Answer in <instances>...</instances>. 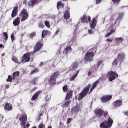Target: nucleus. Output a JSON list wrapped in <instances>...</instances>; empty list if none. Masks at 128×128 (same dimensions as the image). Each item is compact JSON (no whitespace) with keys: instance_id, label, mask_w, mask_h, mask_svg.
Segmentation results:
<instances>
[{"instance_id":"1","label":"nucleus","mask_w":128,"mask_h":128,"mask_svg":"<svg viewBox=\"0 0 128 128\" xmlns=\"http://www.w3.org/2000/svg\"><path fill=\"white\" fill-rule=\"evenodd\" d=\"M42 46V44L40 42H38L35 46L34 52H30L24 55L22 59V62H28L30 60V56H34V52H40Z\"/></svg>"},{"instance_id":"2","label":"nucleus","mask_w":128,"mask_h":128,"mask_svg":"<svg viewBox=\"0 0 128 128\" xmlns=\"http://www.w3.org/2000/svg\"><path fill=\"white\" fill-rule=\"evenodd\" d=\"M18 118H19V120L20 121V124L22 128H30V124H26V120H28V118L26 117V114H23L20 115V114H18Z\"/></svg>"},{"instance_id":"3","label":"nucleus","mask_w":128,"mask_h":128,"mask_svg":"<svg viewBox=\"0 0 128 128\" xmlns=\"http://www.w3.org/2000/svg\"><path fill=\"white\" fill-rule=\"evenodd\" d=\"M112 124H114V121L112 119L110 118V117L108 116V120L107 122H102L100 125V128H110L112 126Z\"/></svg>"},{"instance_id":"4","label":"nucleus","mask_w":128,"mask_h":128,"mask_svg":"<svg viewBox=\"0 0 128 128\" xmlns=\"http://www.w3.org/2000/svg\"><path fill=\"white\" fill-rule=\"evenodd\" d=\"M94 54L92 52L88 51L85 54L84 60V62H92L94 60Z\"/></svg>"},{"instance_id":"5","label":"nucleus","mask_w":128,"mask_h":128,"mask_svg":"<svg viewBox=\"0 0 128 128\" xmlns=\"http://www.w3.org/2000/svg\"><path fill=\"white\" fill-rule=\"evenodd\" d=\"M94 113L97 116H98L100 118H104L108 116V112L104 111L102 109H96L94 110Z\"/></svg>"},{"instance_id":"6","label":"nucleus","mask_w":128,"mask_h":128,"mask_svg":"<svg viewBox=\"0 0 128 128\" xmlns=\"http://www.w3.org/2000/svg\"><path fill=\"white\" fill-rule=\"evenodd\" d=\"M90 85L88 84L83 89L82 92L80 93L78 97V100H82V98H84L88 94V90H90Z\"/></svg>"},{"instance_id":"7","label":"nucleus","mask_w":128,"mask_h":128,"mask_svg":"<svg viewBox=\"0 0 128 128\" xmlns=\"http://www.w3.org/2000/svg\"><path fill=\"white\" fill-rule=\"evenodd\" d=\"M106 76L109 80V82H112L118 76V74L114 71H110L106 74Z\"/></svg>"},{"instance_id":"8","label":"nucleus","mask_w":128,"mask_h":128,"mask_svg":"<svg viewBox=\"0 0 128 128\" xmlns=\"http://www.w3.org/2000/svg\"><path fill=\"white\" fill-rule=\"evenodd\" d=\"M82 106L81 105H77L72 108V114H74L75 116L74 118H76L78 114V112H80L82 110Z\"/></svg>"},{"instance_id":"9","label":"nucleus","mask_w":128,"mask_h":128,"mask_svg":"<svg viewBox=\"0 0 128 128\" xmlns=\"http://www.w3.org/2000/svg\"><path fill=\"white\" fill-rule=\"evenodd\" d=\"M20 17L21 18V22H24L28 18V14L26 10L23 9L20 14Z\"/></svg>"},{"instance_id":"10","label":"nucleus","mask_w":128,"mask_h":128,"mask_svg":"<svg viewBox=\"0 0 128 128\" xmlns=\"http://www.w3.org/2000/svg\"><path fill=\"white\" fill-rule=\"evenodd\" d=\"M58 74H60L58 72H56L52 74L50 79V84H56V78L58 76Z\"/></svg>"},{"instance_id":"11","label":"nucleus","mask_w":128,"mask_h":128,"mask_svg":"<svg viewBox=\"0 0 128 128\" xmlns=\"http://www.w3.org/2000/svg\"><path fill=\"white\" fill-rule=\"evenodd\" d=\"M96 18H94L92 20V22L90 23V28H91V30H88V34H94V31H92V30H94V28H96Z\"/></svg>"},{"instance_id":"12","label":"nucleus","mask_w":128,"mask_h":128,"mask_svg":"<svg viewBox=\"0 0 128 128\" xmlns=\"http://www.w3.org/2000/svg\"><path fill=\"white\" fill-rule=\"evenodd\" d=\"M81 22H83V24H88L90 22V16H86V15H84L81 18Z\"/></svg>"},{"instance_id":"13","label":"nucleus","mask_w":128,"mask_h":128,"mask_svg":"<svg viewBox=\"0 0 128 128\" xmlns=\"http://www.w3.org/2000/svg\"><path fill=\"white\" fill-rule=\"evenodd\" d=\"M112 96L110 95H105L101 97V102H107L108 100H112Z\"/></svg>"},{"instance_id":"14","label":"nucleus","mask_w":128,"mask_h":128,"mask_svg":"<svg viewBox=\"0 0 128 128\" xmlns=\"http://www.w3.org/2000/svg\"><path fill=\"white\" fill-rule=\"evenodd\" d=\"M117 60H118L120 62H122V60H124V52L119 53L117 57Z\"/></svg>"},{"instance_id":"15","label":"nucleus","mask_w":128,"mask_h":128,"mask_svg":"<svg viewBox=\"0 0 128 128\" xmlns=\"http://www.w3.org/2000/svg\"><path fill=\"white\" fill-rule=\"evenodd\" d=\"M118 17L117 18L116 20H115L114 24H116L117 22H120V20H122L124 18V14L122 12L118 13Z\"/></svg>"},{"instance_id":"16","label":"nucleus","mask_w":128,"mask_h":128,"mask_svg":"<svg viewBox=\"0 0 128 128\" xmlns=\"http://www.w3.org/2000/svg\"><path fill=\"white\" fill-rule=\"evenodd\" d=\"M78 68V64L76 62L73 64L72 66L70 67V70H72V72H74V70H76V68Z\"/></svg>"},{"instance_id":"17","label":"nucleus","mask_w":128,"mask_h":128,"mask_svg":"<svg viewBox=\"0 0 128 128\" xmlns=\"http://www.w3.org/2000/svg\"><path fill=\"white\" fill-rule=\"evenodd\" d=\"M36 2H38V0H31L28 2V6L30 8H32L36 4Z\"/></svg>"},{"instance_id":"18","label":"nucleus","mask_w":128,"mask_h":128,"mask_svg":"<svg viewBox=\"0 0 128 128\" xmlns=\"http://www.w3.org/2000/svg\"><path fill=\"white\" fill-rule=\"evenodd\" d=\"M46 64L48 67V70H50L54 66V64L52 61H48L47 62H46Z\"/></svg>"},{"instance_id":"19","label":"nucleus","mask_w":128,"mask_h":128,"mask_svg":"<svg viewBox=\"0 0 128 128\" xmlns=\"http://www.w3.org/2000/svg\"><path fill=\"white\" fill-rule=\"evenodd\" d=\"M20 24V18L18 17L16 18L13 22V24L14 26H18Z\"/></svg>"},{"instance_id":"20","label":"nucleus","mask_w":128,"mask_h":128,"mask_svg":"<svg viewBox=\"0 0 128 128\" xmlns=\"http://www.w3.org/2000/svg\"><path fill=\"white\" fill-rule=\"evenodd\" d=\"M72 98V90H70L67 93L66 100H68Z\"/></svg>"},{"instance_id":"21","label":"nucleus","mask_w":128,"mask_h":128,"mask_svg":"<svg viewBox=\"0 0 128 128\" xmlns=\"http://www.w3.org/2000/svg\"><path fill=\"white\" fill-rule=\"evenodd\" d=\"M70 18V11H66L64 14V18L66 20H68Z\"/></svg>"},{"instance_id":"22","label":"nucleus","mask_w":128,"mask_h":128,"mask_svg":"<svg viewBox=\"0 0 128 128\" xmlns=\"http://www.w3.org/2000/svg\"><path fill=\"white\" fill-rule=\"evenodd\" d=\"M122 104V102L121 100H117L115 102L114 104V106L115 108H118V106H120Z\"/></svg>"},{"instance_id":"23","label":"nucleus","mask_w":128,"mask_h":128,"mask_svg":"<svg viewBox=\"0 0 128 128\" xmlns=\"http://www.w3.org/2000/svg\"><path fill=\"white\" fill-rule=\"evenodd\" d=\"M16 14H18V7H15L13 9L11 16L12 18H14V16H16Z\"/></svg>"},{"instance_id":"24","label":"nucleus","mask_w":128,"mask_h":128,"mask_svg":"<svg viewBox=\"0 0 128 128\" xmlns=\"http://www.w3.org/2000/svg\"><path fill=\"white\" fill-rule=\"evenodd\" d=\"M40 91H38L36 92L32 96V100H36L38 98V96L40 95Z\"/></svg>"},{"instance_id":"25","label":"nucleus","mask_w":128,"mask_h":128,"mask_svg":"<svg viewBox=\"0 0 128 128\" xmlns=\"http://www.w3.org/2000/svg\"><path fill=\"white\" fill-rule=\"evenodd\" d=\"M4 108L5 110H6L8 112H9V110H12V105L7 103L4 106Z\"/></svg>"},{"instance_id":"26","label":"nucleus","mask_w":128,"mask_h":128,"mask_svg":"<svg viewBox=\"0 0 128 128\" xmlns=\"http://www.w3.org/2000/svg\"><path fill=\"white\" fill-rule=\"evenodd\" d=\"M64 6V4L62 2H60L57 4V8L58 10H60V8H62Z\"/></svg>"},{"instance_id":"27","label":"nucleus","mask_w":128,"mask_h":128,"mask_svg":"<svg viewBox=\"0 0 128 128\" xmlns=\"http://www.w3.org/2000/svg\"><path fill=\"white\" fill-rule=\"evenodd\" d=\"M70 50H72V48L70 46H66V49L63 52V54H68V52H70Z\"/></svg>"},{"instance_id":"28","label":"nucleus","mask_w":128,"mask_h":128,"mask_svg":"<svg viewBox=\"0 0 128 128\" xmlns=\"http://www.w3.org/2000/svg\"><path fill=\"white\" fill-rule=\"evenodd\" d=\"M114 40L116 42L121 44V42H124V38H122V37L116 38H115Z\"/></svg>"},{"instance_id":"29","label":"nucleus","mask_w":128,"mask_h":128,"mask_svg":"<svg viewBox=\"0 0 128 128\" xmlns=\"http://www.w3.org/2000/svg\"><path fill=\"white\" fill-rule=\"evenodd\" d=\"M78 72H80V70H78L76 74H74L70 78V82H72V80H76V78L78 76Z\"/></svg>"},{"instance_id":"30","label":"nucleus","mask_w":128,"mask_h":128,"mask_svg":"<svg viewBox=\"0 0 128 128\" xmlns=\"http://www.w3.org/2000/svg\"><path fill=\"white\" fill-rule=\"evenodd\" d=\"M98 82H100V80H97L96 82H95L93 84L92 86V88L90 90V92H92V90L96 88V86L98 85Z\"/></svg>"},{"instance_id":"31","label":"nucleus","mask_w":128,"mask_h":128,"mask_svg":"<svg viewBox=\"0 0 128 128\" xmlns=\"http://www.w3.org/2000/svg\"><path fill=\"white\" fill-rule=\"evenodd\" d=\"M76 40V36L74 35L70 41V44H74Z\"/></svg>"},{"instance_id":"32","label":"nucleus","mask_w":128,"mask_h":128,"mask_svg":"<svg viewBox=\"0 0 128 128\" xmlns=\"http://www.w3.org/2000/svg\"><path fill=\"white\" fill-rule=\"evenodd\" d=\"M49 32H50L48 30H43L42 34V38H44V36H46Z\"/></svg>"},{"instance_id":"33","label":"nucleus","mask_w":128,"mask_h":128,"mask_svg":"<svg viewBox=\"0 0 128 128\" xmlns=\"http://www.w3.org/2000/svg\"><path fill=\"white\" fill-rule=\"evenodd\" d=\"M20 76V72L18 71H16L13 73V79L16 80V76Z\"/></svg>"},{"instance_id":"34","label":"nucleus","mask_w":128,"mask_h":128,"mask_svg":"<svg viewBox=\"0 0 128 128\" xmlns=\"http://www.w3.org/2000/svg\"><path fill=\"white\" fill-rule=\"evenodd\" d=\"M70 101H67L65 102L64 104H63L62 106H64V108H68V106H70Z\"/></svg>"},{"instance_id":"35","label":"nucleus","mask_w":128,"mask_h":128,"mask_svg":"<svg viewBox=\"0 0 128 128\" xmlns=\"http://www.w3.org/2000/svg\"><path fill=\"white\" fill-rule=\"evenodd\" d=\"M118 18H116V14H114L112 16V18H111V20H114V24H114V22H116V20Z\"/></svg>"},{"instance_id":"36","label":"nucleus","mask_w":128,"mask_h":128,"mask_svg":"<svg viewBox=\"0 0 128 128\" xmlns=\"http://www.w3.org/2000/svg\"><path fill=\"white\" fill-rule=\"evenodd\" d=\"M52 98V94H48L46 95V102H48V100H50Z\"/></svg>"},{"instance_id":"37","label":"nucleus","mask_w":128,"mask_h":128,"mask_svg":"<svg viewBox=\"0 0 128 128\" xmlns=\"http://www.w3.org/2000/svg\"><path fill=\"white\" fill-rule=\"evenodd\" d=\"M44 24L48 28H50V21H45Z\"/></svg>"},{"instance_id":"38","label":"nucleus","mask_w":128,"mask_h":128,"mask_svg":"<svg viewBox=\"0 0 128 128\" xmlns=\"http://www.w3.org/2000/svg\"><path fill=\"white\" fill-rule=\"evenodd\" d=\"M39 70H38V68H36L34 70L31 72L30 74H36V72H38Z\"/></svg>"},{"instance_id":"39","label":"nucleus","mask_w":128,"mask_h":128,"mask_svg":"<svg viewBox=\"0 0 128 128\" xmlns=\"http://www.w3.org/2000/svg\"><path fill=\"white\" fill-rule=\"evenodd\" d=\"M12 60L16 64H20V62H18V58H16V57H12Z\"/></svg>"},{"instance_id":"40","label":"nucleus","mask_w":128,"mask_h":128,"mask_svg":"<svg viewBox=\"0 0 128 128\" xmlns=\"http://www.w3.org/2000/svg\"><path fill=\"white\" fill-rule=\"evenodd\" d=\"M112 2L114 4L117 6V4H120V0H112Z\"/></svg>"},{"instance_id":"41","label":"nucleus","mask_w":128,"mask_h":128,"mask_svg":"<svg viewBox=\"0 0 128 128\" xmlns=\"http://www.w3.org/2000/svg\"><path fill=\"white\" fill-rule=\"evenodd\" d=\"M38 82V78H34L32 80L31 82L32 84H36Z\"/></svg>"},{"instance_id":"42","label":"nucleus","mask_w":128,"mask_h":128,"mask_svg":"<svg viewBox=\"0 0 128 128\" xmlns=\"http://www.w3.org/2000/svg\"><path fill=\"white\" fill-rule=\"evenodd\" d=\"M12 80H14V78H12V76H8V78L6 80V82H12Z\"/></svg>"},{"instance_id":"43","label":"nucleus","mask_w":128,"mask_h":128,"mask_svg":"<svg viewBox=\"0 0 128 128\" xmlns=\"http://www.w3.org/2000/svg\"><path fill=\"white\" fill-rule=\"evenodd\" d=\"M3 36L5 38H4L6 40H8V33L4 32L3 33Z\"/></svg>"},{"instance_id":"44","label":"nucleus","mask_w":128,"mask_h":128,"mask_svg":"<svg viewBox=\"0 0 128 128\" xmlns=\"http://www.w3.org/2000/svg\"><path fill=\"white\" fill-rule=\"evenodd\" d=\"M117 65L118 60L116 59H115L112 62V66H116Z\"/></svg>"},{"instance_id":"45","label":"nucleus","mask_w":128,"mask_h":128,"mask_svg":"<svg viewBox=\"0 0 128 128\" xmlns=\"http://www.w3.org/2000/svg\"><path fill=\"white\" fill-rule=\"evenodd\" d=\"M56 56H57V58H62V54H60V52H57V53L56 54Z\"/></svg>"},{"instance_id":"46","label":"nucleus","mask_w":128,"mask_h":128,"mask_svg":"<svg viewBox=\"0 0 128 128\" xmlns=\"http://www.w3.org/2000/svg\"><path fill=\"white\" fill-rule=\"evenodd\" d=\"M72 120V118H68L67 120V122H66V124H70V123L71 122Z\"/></svg>"},{"instance_id":"47","label":"nucleus","mask_w":128,"mask_h":128,"mask_svg":"<svg viewBox=\"0 0 128 128\" xmlns=\"http://www.w3.org/2000/svg\"><path fill=\"white\" fill-rule=\"evenodd\" d=\"M10 38L12 39V42H14V40H16V37H14V34H12L11 36H10Z\"/></svg>"},{"instance_id":"48","label":"nucleus","mask_w":128,"mask_h":128,"mask_svg":"<svg viewBox=\"0 0 128 128\" xmlns=\"http://www.w3.org/2000/svg\"><path fill=\"white\" fill-rule=\"evenodd\" d=\"M38 128H46V126L43 124H40Z\"/></svg>"},{"instance_id":"49","label":"nucleus","mask_w":128,"mask_h":128,"mask_svg":"<svg viewBox=\"0 0 128 128\" xmlns=\"http://www.w3.org/2000/svg\"><path fill=\"white\" fill-rule=\"evenodd\" d=\"M63 90L64 92H68V86L66 85L63 88Z\"/></svg>"},{"instance_id":"50","label":"nucleus","mask_w":128,"mask_h":128,"mask_svg":"<svg viewBox=\"0 0 128 128\" xmlns=\"http://www.w3.org/2000/svg\"><path fill=\"white\" fill-rule=\"evenodd\" d=\"M42 116V114H40L39 116L37 117V119H36L37 122H39V120L41 118L40 116Z\"/></svg>"},{"instance_id":"51","label":"nucleus","mask_w":128,"mask_h":128,"mask_svg":"<svg viewBox=\"0 0 128 128\" xmlns=\"http://www.w3.org/2000/svg\"><path fill=\"white\" fill-rule=\"evenodd\" d=\"M34 36H36V32H32L30 34V38H32Z\"/></svg>"},{"instance_id":"52","label":"nucleus","mask_w":128,"mask_h":128,"mask_svg":"<svg viewBox=\"0 0 128 128\" xmlns=\"http://www.w3.org/2000/svg\"><path fill=\"white\" fill-rule=\"evenodd\" d=\"M43 24L42 22H40L38 24V28H42Z\"/></svg>"},{"instance_id":"53","label":"nucleus","mask_w":128,"mask_h":128,"mask_svg":"<svg viewBox=\"0 0 128 128\" xmlns=\"http://www.w3.org/2000/svg\"><path fill=\"white\" fill-rule=\"evenodd\" d=\"M102 62H103L102 61H99V62H98V66H101V64H102Z\"/></svg>"},{"instance_id":"54","label":"nucleus","mask_w":128,"mask_h":128,"mask_svg":"<svg viewBox=\"0 0 128 128\" xmlns=\"http://www.w3.org/2000/svg\"><path fill=\"white\" fill-rule=\"evenodd\" d=\"M106 42H112V38H110L106 39Z\"/></svg>"},{"instance_id":"55","label":"nucleus","mask_w":128,"mask_h":128,"mask_svg":"<svg viewBox=\"0 0 128 128\" xmlns=\"http://www.w3.org/2000/svg\"><path fill=\"white\" fill-rule=\"evenodd\" d=\"M111 34H112L110 33V32H109L106 34V37L110 36Z\"/></svg>"},{"instance_id":"56","label":"nucleus","mask_w":128,"mask_h":128,"mask_svg":"<svg viewBox=\"0 0 128 128\" xmlns=\"http://www.w3.org/2000/svg\"><path fill=\"white\" fill-rule=\"evenodd\" d=\"M59 32H60V30H59V29H58V30H56V32H55L56 36V34H58Z\"/></svg>"},{"instance_id":"57","label":"nucleus","mask_w":128,"mask_h":128,"mask_svg":"<svg viewBox=\"0 0 128 128\" xmlns=\"http://www.w3.org/2000/svg\"><path fill=\"white\" fill-rule=\"evenodd\" d=\"M96 0V4H100V2H102V0Z\"/></svg>"},{"instance_id":"58","label":"nucleus","mask_w":128,"mask_h":128,"mask_svg":"<svg viewBox=\"0 0 128 128\" xmlns=\"http://www.w3.org/2000/svg\"><path fill=\"white\" fill-rule=\"evenodd\" d=\"M88 76H92V72H88Z\"/></svg>"},{"instance_id":"59","label":"nucleus","mask_w":128,"mask_h":128,"mask_svg":"<svg viewBox=\"0 0 128 128\" xmlns=\"http://www.w3.org/2000/svg\"><path fill=\"white\" fill-rule=\"evenodd\" d=\"M110 32L112 34H113V32H114V30H111L110 31Z\"/></svg>"},{"instance_id":"60","label":"nucleus","mask_w":128,"mask_h":128,"mask_svg":"<svg viewBox=\"0 0 128 128\" xmlns=\"http://www.w3.org/2000/svg\"><path fill=\"white\" fill-rule=\"evenodd\" d=\"M44 64L42 62H40V66H44Z\"/></svg>"},{"instance_id":"61","label":"nucleus","mask_w":128,"mask_h":128,"mask_svg":"<svg viewBox=\"0 0 128 128\" xmlns=\"http://www.w3.org/2000/svg\"><path fill=\"white\" fill-rule=\"evenodd\" d=\"M6 88H10V85L9 84H6Z\"/></svg>"},{"instance_id":"62","label":"nucleus","mask_w":128,"mask_h":128,"mask_svg":"<svg viewBox=\"0 0 128 128\" xmlns=\"http://www.w3.org/2000/svg\"><path fill=\"white\" fill-rule=\"evenodd\" d=\"M124 115L126 116H128V112H124Z\"/></svg>"},{"instance_id":"63","label":"nucleus","mask_w":128,"mask_h":128,"mask_svg":"<svg viewBox=\"0 0 128 128\" xmlns=\"http://www.w3.org/2000/svg\"><path fill=\"white\" fill-rule=\"evenodd\" d=\"M2 46H4L2 44H0V48H2Z\"/></svg>"},{"instance_id":"64","label":"nucleus","mask_w":128,"mask_h":128,"mask_svg":"<svg viewBox=\"0 0 128 128\" xmlns=\"http://www.w3.org/2000/svg\"><path fill=\"white\" fill-rule=\"evenodd\" d=\"M6 56V54L4 53L2 54V56Z\"/></svg>"}]
</instances>
